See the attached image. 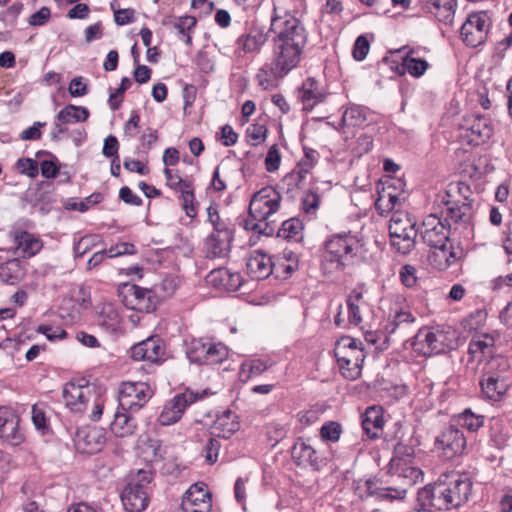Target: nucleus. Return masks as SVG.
<instances>
[{"label":"nucleus","instance_id":"10","mask_svg":"<svg viewBox=\"0 0 512 512\" xmlns=\"http://www.w3.org/2000/svg\"><path fill=\"white\" fill-rule=\"evenodd\" d=\"M390 472L407 480L412 485L422 480V471L414 465V449L403 443H398L394 456L390 461Z\"/></svg>","mask_w":512,"mask_h":512},{"label":"nucleus","instance_id":"11","mask_svg":"<svg viewBox=\"0 0 512 512\" xmlns=\"http://www.w3.org/2000/svg\"><path fill=\"white\" fill-rule=\"evenodd\" d=\"M95 396V387L84 379L70 381L62 389V398L65 406L75 413L83 412Z\"/></svg>","mask_w":512,"mask_h":512},{"label":"nucleus","instance_id":"47","mask_svg":"<svg viewBox=\"0 0 512 512\" xmlns=\"http://www.w3.org/2000/svg\"><path fill=\"white\" fill-rule=\"evenodd\" d=\"M302 230V222L297 218H291L282 223L278 234L286 239H297L300 237Z\"/></svg>","mask_w":512,"mask_h":512},{"label":"nucleus","instance_id":"40","mask_svg":"<svg viewBox=\"0 0 512 512\" xmlns=\"http://www.w3.org/2000/svg\"><path fill=\"white\" fill-rule=\"evenodd\" d=\"M347 306L349 322L358 326L362 322L361 312L367 306L363 300L362 293L356 290L352 291L347 298Z\"/></svg>","mask_w":512,"mask_h":512},{"label":"nucleus","instance_id":"44","mask_svg":"<svg viewBox=\"0 0 512 512\" xmlns=\"http://www.w3.org/2000/svg\"><path fill=\"white\" fill-rule=\"evenodd\" d=\"M366 120V110L355 104L348 106L342 115V124L345 127H360Z\"/></svg>","mask_w":512,"mask_h":512},{"label":"nucleus","instance_id":"38","mask_svg":"<svg viewBox=\"0 0 512 512\" xmlns=\"http://www.w3.org/2000/svg\"><path fill=\"white\" fill-rule=\"evenodd\" d=\"M89 110L83 106L69 104L57 114V120L65 124L85 122L89 118Z\"/></svg>","mask_w":512,"mask_h":512},{"label":"nucleus","instance_id":"21","mask_svg":"<svg viewBox=\"0 0 512 512\" xmlns=\"http://www.w3.org/2000/svg\"><path fill=\"white\" fill-rule=\"evenodd\" d=\"M122 503L127 511L141 512L149 502V492L141 488V485L128 483L121 493Z\"/></svg>","mask_w":512,"mask_h":512},{"label":"nucleus","instance_id":"57","mask_svg":"<svg viewBox=\"0 0 512 512\" xmlns=\"http://www.w3.org/2000/svg\"><path fill=\"white\" fill-rule=\"evenodd\" d=\"M220 447L221 444L216 438L208 439L203 450L205 460L208 464H214L217 461Z\"/></svg>","mask_w":512,"mask_h":512},{"label":"nucleus","instance_id":"5","mask_svg":"<svg viewBox=\"0 0 512 512\" xmlns=\"http://www.w3.org/2000/svg\"><path fill=\"white\" fill-rule=\"evenodd\" d=\"M457 334L453 329L422 328L414 335L411 346L415 352L423 356L440 354L447 349L457 347Z\"/></svg>","mask_w":512,"mask_h":512},{"label":"nucleus","instance_id":"42","mask_svg":"<svg viewBox=\"0 0 512 512\" xmlns=\"http://www.w3.org/2000/svg\"><path fill=\"white\" fill-rule=\"evenodd\" d=\"M272 363L263 359H249L244 361L240 367V377L248 381L251 377L259 376L268 370Z\"/></svg>","mask_w":512,"mask_h":512},{"label":"nucleus","instance_id":"34","mask_svg":"<svg viewBox=\"0 0 512 512\" xmlns=\"http://www.w3.org/2000/svg\"><path fill=\"white\" fill-rule=\"evenodd\" d=\"M494 345V338L488 334L474 336L468 347V353L474 360L481 361L482 356L490 355Z\"/></svg>","mask_w":512,"mask_h":512},{"label":"nucleus","instance_id":"60","mask_svg":"<svg viewBox=\"0 0 512 512\" xmlns=\"http://www.w3.org/2000/svg\"><path fill=\"white\" fill-rule=\"evenodd\" d=\"M416 268L412 265L406 264L400 269V279L404 286L412 288L417 284Z\"/></svg>","mask_w":512,"mask_h":512},{"label":"nucleus","instance_id":"46","mask_svg":"<svg viewBox=\"0 0 512 512\" xmlns=\"http://www.w3.org/2000/svg\"><path fill=\"white\" fill-rule=\"evenodd\" d=\"M195 25L196 19L192 16L180 17L174 23V27L179 34V38L187 45L191 44L190 31L195 27Z\"/></svg>","mask_w":512,"mask_h":512},{"label":"nucleus","instance_id":"13","mask_svg":"<svg viewBox=\"0 0 512 512\" xmlns=\"http://www.w3.org/2000/svg\"><path fill=\"white\" fill-rule=\"evenodd\" d=\"M122 303L131 310L149 313L156 308L157 298L150 289L125 284L119 290Z\"/></svg>","mask_w":512,"mask_h":512},{"label":"nucleus","instance_id":"19","mask_svg":"<svg viewBox=\"0 0 512 512\" xmlns=\"http://www.w3.org/2000/svg\"><path fill=\"white\" fill-rule=\"evenodd\" d=\"M164 355L165 346L159 337H149L131 348V357L136 361L156 363L162 361Z\"/></svg>","mask_w":512,"mask_h":512},{"label":"nucleus","instance_id":"30","mask_svg":"<svg viewBox=\"0 0 512 512\" xmlns=\"http://www.w3.org/2000/svg\"><path fill=\"white\" fill-rule=\"evenodd\" d=\"M132 412L117 410L114 415V420L111 423V431L117 437H126L131 434L136 429V419L132 417Z\"/></svg>","mask_w":512,"mask_h":512},{"label":"nucleus","instance_id":"15","mask_svg":"<svg viewBox=\"0 0 512 512\" xmlns=\"http://www.w3.org/2000/svg\"><path fill=\"white\" fill-rule=\"evenodd\" d=\"M435 445L446 458H453L464 452L466 438L457 426L450 425L444 428L436 437Z\"/></svg>","mask_w":512,"mask_h":512},{"label":"nucleus","instance_id":"33","mask_svg":"<svg viewBox=\"0 0 512 512\" xmlns=\"http://www.w3.org/2000/svg\"><path fill=\"white\" fill-rule=\"evenodd\" d=\"M432 248L433 251L429 254L428 259L436 269L445 270L456 262L457 255L447 243L443 247Z\"/></svg>","mask_w":512,"mask_h":512},{"label":"nucleus","instance_id":"49","mask_svg":"<svg viewBox=\"0 0 512 512\" xmlns=\"http://www.w3.org/2000/svg\"><path fill=\"white\" fill-rule=\"evenodd\" d=\"M341 374L349 380H355L361 375L363 361H337Z\"/></svg>","mask_w":512,"mask_h":512},{"label":"nucleus","instance_id":"8","mask_svg":"<svg viewBox=\"0 0 512 512\" xmlns=\"http://www.w3.org/2000/svg\"><path fill=\"white\" fill-rule=\"evenodd\" d=\"M211 394L212 392L209 389H186L184 392L176 394L171 400L165 403L157 418V422L161 426L175 424L181 419L188 406Z\"/></svg>","mask_w":512,"mask_h":512},{"label":"nucleus","instance_id":"45","mask_svg":"<svg viewBox=\"0 0 512 512\" xmlns=\"http://www.w3.org/2000/svg\"><path fill=\"white\" fill-rule=\"evenodd\" d=\"M210 342H205L202 339H193L187 346L186 354L191 362L205 364L207 347Z\"/></svg>","mask_w":512,"mask_h":512},{"label":"nucleus","instance_id":"24","mask_svg":"<svg viewBox=\"0 0 512 512\" xmlns=\"http://www.w3.org/2000/svg\"><path fill=\"white\" fill-rule=\"evenodd\" d=\"M232 239V232H222L221 235L209 234L205 241L206 257L210 259L227 257Z\"/></svg>","mask_w":512,"mask_h":512},{"label":"nucleus","instance_id":"56","mask_svg":"<svg viewBox=\"0 0 512 512\" xmlns=\"http://www.w3.org/2000/svg\"><path fill=\"white\" fill-rule=\"evenodd\" d=\"M17 169L23 175L34 178L38 175V164L30 158H21L16 163Z\"/></svg>","mask_w":512,"mask_h":512},{"label":"nucleus","instance_id":"2","mask_svg":"<svg viewBox=\"0 0 512 512\" xmlns=\"http://www.w3.org/2000/svg\"><path fill=\"white\" fill-rule=\"evenodd\" d=\"M471 489L469 478L456 475L449 482H439L421 489L418 501L424 509H455L467 502Z\"/></svg>","mask_w":512,"mask_h":512},{"label":"nucleus","instance_id":"32","mask_svg":"<svg viewBox=\"0 0 512 512\" xmlns=\"http://www.w3.org/2000/svg\"><path fill=\"white\" fill-rule=\"evenodd\" d=\"M292 458L298 465H316V449L307 441L299 438L292 447Z\"/></svg>","mask_w":512,"mask_h":512},{"label":"nucleus","instance_id":"4","mask_svg":"<svg viewBox=\"0 0 512 512\" xmlns=\"http://www.w3.org/2000/svg\"><path fill=\"white\" fill-rule=\"evenodd\" d=\"M361 248L360 240L351 233L333 235L326 242L324 268L340 270L357 256Z\"/></svg>","mask_w":512,"mask_h":512},{"label":"nucleus","instance_id":"52","mask_svg":"<svg viewBox=\"0 0 512 512\" xmlns=\"http://www.w3.org/2000/svg\"><path fill=\"white\" fill-rule=\"evenodd\" d=\"M247 137L251 140L252 145H258L266 138L267 128L264 124L254 123L247 128Z\"/></svg>","mask_w":512,"mask_h":512},{"label":"nucleus","instance_id":"22","mask_svg":"<svg viewBox=\"0 0 512 512\" xmlns=\"http://www.w3.org/2000/svg\"><path fill=\"white\" fill-rule=\"evenodd\" d=\"M326 97L327 93L314 78H307L299 91V99L303 104V109L307 111L324 102Z\"/></svg>","mask_w":512,"mask_h":512},{"label":"nucleus","instance_id":"16","mask_svg":"<svg viewBox=\"0 0 512 512\" xmlns=\"http://www.w3.org/2000/svg\"><path fill=\"white\" fill-rule=\"evenodd\" d=\"M420 235L428 246L443 247L448 242L449 230L437 215L430 214L422 222Z\"/></svg>","mask_w":512,"mask_h":512},{"label":"nucleus","instance_id":"54","mask_svg":"<svg viewBox=\"0 0 512 512\" xmlns=\"http://www.w3.org/2000/svg\"><path fill=\"white\" fill-rule=\"evenodd\" d=\"M136 253V247L132 243L121 242L111 246L107 250V257L115 258L123 255H133Z\"/></svg>","mask_w":512,"mask_h":512},{"label":"nucleus","instance_id":"50","mask_svg":"<svg viewBox=\"0 0 512 512\" xmlns=\"http://www.w3.org/2000/svg\"><path fill=\"white\" fill-rule=\"evenodd\" d=\"M205 364H217L226 359L227 348L221 343H209Z\"/></svg>","mask_w":512,"mask_h":512},{"label":"nucleus","instance_id":"23","mask_svg":"<svg viewBox=\"0 0 512 512\" xmlns=\"http://www.w3.org/2000/svg\"><path fill=\"white\" fill-rule=\"evenodd\" d=\"M240 429L239 417L236 413L225 410L217 415L212 426V434L215 437L229 439Z\"/></svg>","mask_w":512,"mask_h":512},{"label":"nucleus","instance_id":"36","mask_svg":"<svg viewBox=\"0 0 512 512\" xmlns=\"http://www.w3.org/2000/svg\"><path fill=\"white\" fill-rule=\"evenodd\" d=\"M25 275L21 262L17 259L9 260L0 266V280L9 285L19 283Z\"/></svg>","mask_w":512,"mask_h":512},{"label":"nucleus","instance_id":"62","mask_svg":"<svg viewBox=\"0 0 512 512\" xmlns=\"http://www.w3.org/2000/svg\"><path fill=\"white\" fill-rule=\"evenodd\" d=\"M370 48V43L366 36L360 35L354 44L353 47V57L358 60L362 61L366 58Z\"/></svg>","mask_w":512,"mask_h":512},{"label":"nucleus","instance_id":"37","mask_svg":"<svg viewBox=\"0 0 512 512\" xmlns=\"http://www.w3.org/2000/svg\"><path fill=\"white\" fill-rule=\"evenodd\" d=\"M122 318L113 304H103L98 315L99 325L108 331L114 332L120 328Z\"/></svg>","mask_w":512,"mask_h":512},{"label":"nucleus","instance_id":"25","mask_svg":"<svg viewBox=\"0 0 512 512\" xmlns=\"http://www.w3.org/2000/svg\"><path fill=\"white\" fill-rule=\"evenodd\" d=\"M18 418L7 410H0V438L11 445L23 441V435L18 429Z\"/></svg>","mask_w":512,"mask_h":512},{"label":"nucleus","instance_id":"14","mask_svg":"<svg viewBox=\"0 0 512 512\" xmlns=\"http://www.w3.org/2000/svg\"><path fill=\"white\" fill-rule=\"evenodd\" d=\"M181 508L183 512H210L212 495L203 482L191 485L185 492Z\"/></svg>","mask_w":512,"mask_h":512},{"label":"nucleus","instance_id":"1","mask_svg":"<svg viewBox=\"0 0 512 512\" xmlns=\"http://www.w3.org/2000/svg\"><path fill=\"white\" fill-rule=\"evenodd\" d=\"M269 32L273 37V61L287 74L299 64L307 43V32L298 18L274 8Z\"/></svg>","mask_w":512,"mask_h":512},{"label":"nucleus","instance_id":"20","mask_svg":"<svg viewBox=\"0 0 512 512\" xmlns=\"http://www.w3.org/2000/svg\"><path fill=\"white\" fill-rule=\"evenodd\" d=\"M106 441L105 432L99 427H82L75 435V445L83 453H95L99 451Z\"/></svg>","mask_w":512,"mask_h":512},{"label":"nucleus","instance_id":"41","mask_svg":"<svg viewBox=\"0 0 512 512\" xmlns=\"http://www.w3.org/2000/svg\"><path fill=\"white\" fill-rule=\"evenodd\" d=\"M442 202L447 206V217L455 223L466 222L470 216L471 207L468 203L459 204L458 201L443 197Z\"/></svg>","mask_w":512,"mask_h":512},{"label":"nucleus","instance_id":"43","mask_svg":"<svg viewBox=\"0 0 512 512\" xmlns=\"http://www.w3.org/2000/svg\"><path fill=\"white\" fill-rule=\"evenodd\" d=\"M455 426L467 429L469 432H475L484 424V416L475 414L470 409H466L454 418Z\"/></svg>","mask_w":512,"mask_h":512},{"label":"nucleus","instance_id":"64","mask_svg":"<svg viewBox=\"0 0 512 512\" xmlns=\"http://www.w3.org/2000/svg\"><path fill=\"white\" fill-rule=\"evenodd\" d=\"M281 163V156L276 145H272L266 155L265 165L269 172H274L279 169Z\"/></svg>","mask_w":512,"mask_h":512},{"label":"nucleus","instance_id":"26","mask_svg":"<svg viewBox=\"0 0 512 512\" xmlns=\"http://www.w3.org/2000/svg\"><path fill=\"white\" fill-rule=\"evenodd\" d=\"M272 267L271 258L259 251L253 252L246 262L249 276L257 280L267 278L272 273Z\"/></svg>","mask_w":512,"mask_h":512},{"label":"nucleus","instance_id":"31","mask_svg":"<svg viewBox=\"0 0 512 512\" xmlns=\"http://www.w3.org/2000/svg\"><path fill=\"white\" fill-rule=\"evenodd\" d=\"M384 425L383 413L380 407H368L363 415L362 427L370 438L379 436Z\"/></svg>","mask_w":512,"mask_h":512},{"label":"nucleus","instance_id":"51","mask_svg":"<svg viewBox=\"0 0 512 512\" xmlns=\"http://www.w3.org/2000/svg\"><path fill=\"white\" fill-rule=\"evenodd\" d=\"M179 192H181L183 209L185 210L186 215L191 218L195 217L197 211L194 204L195 198L191 184L188 185V187L183 188Z\"/></svg>","mask_w":512,"mask_h":512},{"label":"nucleus","instance_id":"27","mask_svg":"<svg viewBox=\"0 0 512 512\" xmlns=\"http://www.w3.org/2000/svg\"><path fill=\"white\" fill-rule=\"evenodd\" d=\"M334 354L337 361L349 362L352 359L356 361H364L365 353L362 348L358 347V342L351 337H343L337 341Z\"/></svg>","mask_w":512,"mask_h":512},{"label":"nucleus","instance_id":"59","mask_svg":"<svg viewBox=\"0 0 512 512\" xmlns=\"http://www.w3.org/2000/svg\"><path fill=\"white\" fill-rule=\"evenodd\" d=\"M37 331L50 341L61 340L67 336L66 331L59 326L40 325Z\"/></svg>","mask_w":512,"mask_h":512},{"label":"nucleus","instance_id":"55","mask_svg":"<svg viewBox=\"0 0 512 512\" xmlns=\"http://www.w3.org/2000/svg\"><path fill=\"white\" fill-rule=\"evenodd\" d=\"M154 478V474L151 471V469H140L137 471L135 476L131 479L129 482L130 484H136L138 486L141 485V488L144 490H147L149 492L150 490V484Z\"/></svg>","mask_w":512,"mask_h":512},{"label":"nucleus","instance_id":"12","mask_svg":"<svg viewBox=\"0 0 512 512\" xmlns=\"http://www.w3.org/2000/svg\"><path fill=\"white\" fill-rule=\"evenodd\" d=\"M152 395L153 391L146 382H123L119 390L120 409L137 412L148 402Z\"/></svg>","mask_w":512,"mask_h":512},{"label":"nucleus","instance_id":"39","mask_svg":"<svg viewBox=\"0 0 512 512\" xmlns=\"http://www.w3.org/2000/svg\"><path fill=\"white\" fill-rule=\"evenodd\" d=\"M416 54L417 52L415 50H409L403 58L402 67L411 76L419 78L425 74L429 68V64L426 60L418 57Z\"/></svg>","mask_w":512,"mask_h":512},{"label":"nucleus","instance_id":"18","mask_svg":"<svg viewBox=\"0 0 512 512\" xmlns=\"http://www.w3.org/2000/svg\"><path fill=\"white\" fill-rule=\"evenodd\" d=\"M268 40V33L263 27H251L248 32L236 40L235 55L242 58L248 54H258Z\"/></svg>","mask_w":512,"mask_h":512},{"label":"nucleus","instance_id":"17","mask_svg":"<svg viewBox=\"0 0 512 512\" xmlns=\"http://www.w3.org/2000/svg\"><path fill=\"white\" fill-rule=\"evenodd\" d=\"M488 31L487 16L485 13L471 14L461 27L463 41L477 47L484 43Z\"/></svg>","mask_w":512,"mask_h":512},{"label":"nucleus","instance_id":"7","mask_svg":"<svg viewBox=\"0 0 512 512\" xmlns=\"http://www.w3.org/2000/svg\"><path fill=\"white\" fill-rule=\"evenodd\" d=\"M416 329V317L412 314L406 299L397 295L385 326L388 338L393 341L402 340L406 343L409 341L408 335L414 333Z\"/></svg>","mask_w":512,"mask_h":512},{"label":"nucleus","instance_id":"3","mask_svg":"<svg viewBox=\"0 0 512 512\" xmlns=\"http://www.w3.org/2000/svg\"><path fill=\"white\" fill-rule=\"evenodd\" d=\"M281 195L273 187H264L256 192L249 205L251 220L247 226L258 233L270 235L274 232L271 226L276 221L274 216L280 209Z\"/></svg>","mask_w":512,"mask_h":512},{"label":"nucleus","instance_id":"61","mask_svg":"<svg viewBox=\"0 0 512 512\" xmlns=\"http://www.w3.org/2000/svg\"><path fill=\"white\" fill-rule=\"evenodd\" d=\"M266 433L271 441L278 443L281 439L286 437L287 427L285 424L273 422L267 425Z\"/></svg>","mask_w":512,"mask_h":512},{"label":"nucleus","instance_id":"6","mask_svg":"<svg viewBox=\"0 0 512 512\" xmlns=\"http://www.w3.org/2000/svg\"><path fill=\"white\" fill-rule=\"evenodd\" d=\"M490 366L491 370L485 372L480 379L481 392L486 399L501 401L512 384V373L504 358L493 359Z\"/></svg>","mask_w":512,"mask_h":512},{"label":"nucleus","instance_id":"35","mask_svg":"<svg viewBox=\"0 0 512 512\" xmlns=\"http://www.w3.org/2000/svg\"><path fill=\"white\" fill-rule=\"evenodd\" d=\"M286 75L287 73L281 71L278 65L272 61L271 64H265L259 69L256 80L259 86L267 90L275 85L277 79L283 78Z\"/></svg>","mask_w":512,"mask_h":512},{"label":"nucleus","instance_id":"9","mask_svg":"<svg viewBox=\"0 0 512 512\" xmlns=\"http://www.w3.org/2000/svg\"><path fill=\"white\" fill-rule=\"evenodd\" d=\"M418 231L415 223L405 214L395 213L389 223L391 245L401 254H408L415 245Z\"/></svg>","mask_w":512,"mask_h":512},{"label":"nucleus","instance_id":"28","mask_svg":"<svg viewBox=\"0 0 512 512\" xmlns=\"http://www.w3.org/2000/svg\"><path fill=\"white\" fill-rule=\"evenodd\" d=\"M456 0H428L425 9L436 19L445 24H451L456 10Z\"/></svg>","mask_w":512,"mask_h":512},{"label":"nucleus","instance_id":"48","mask_svg":"<svg viewBox=\"0 0 512 512\" xmlns=\"http://www.w3.org/2000/svg\"><path fill=\"white\" fill-rule=\"evenodd\" d=\"M208 221L213 226V232L210 234L221 235L222 232H232L227 223L219 216L216 206L210 205L207 208Z\"/></svg>","mask_w":512,"mask_h":512},{"label":"nucleus","instance_id":"53","mask_svg":"<svg viewBox=\"0 0 512 512\" xmlns=\"http://www.w3.org/2000/svg\"><path fill=\"white\" fill-rule=\"evenodd\" d=\"M229 270L227 268L213 269L207 276V280L210 284L215 287L223 288L226 287V280L229 278Z\"/></svg>","mask_w":512,"mask_h":512},{"label":"nucleus","instance_id":"58","mask_svg":"<svg viewBox=\"0 0 512 512\" xmlns=\"http://www.w3.org/2000/svg\"><path fill=\"white\" fill-rule=\"evenodd\" d=\"M145 452L151 455L152 461H157L164 458L166 448L158 439H148L146 442Z\"/></svg>","mask_w":512,"mask_h":512},{"label":"nucleus","instance_id":"63","mask_svg":"<svg viewBox=\"0 0 512 512\" xmlns=\"http://www.w3.org/2000/svg\"><path fill=\"white\" fill-rule=\"evenodd\" d=\"M341 434V426L335 422H329L322 426L320 435L322 439L336 442Z\"/></svg>","mask_w":512,"mask_h":512},{"label":"nucleus","instance_id":"29","mask_svg":"<svg viewBox=\"0 0 512 512\" xmlns=\"http://www.w3.org/2000/svg\"><path fill=\"white\" fill-rule=\"evenodd\" d=\"M16 250L22 257L30 258L43 247L42 240L32 233L22 231L15 235Z\"/></svg>","mask_w":512,"mask_h":512}]
</instances>
